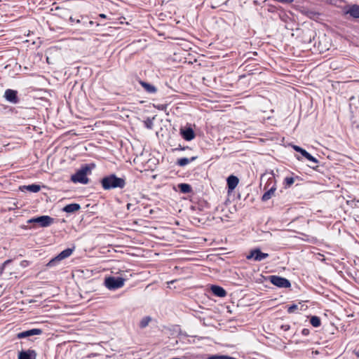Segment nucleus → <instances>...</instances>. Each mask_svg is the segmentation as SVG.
<instances>
[{
    "mask_svg": "<svg viewBox=\"0 0 359 359\" xmlns=\"http://www.w3.org/2000/svg\"><path fill=\"white\" fill-rule=\"evenodd\" d=\"M302 334L304 336H308L310 334V330L309 329H307V328H304L302 330Z\"/></svg>",
    "mask_w": 359,
    "mask_h": 359,
    "instance_id": "nucleus-29",
    "label": "nucleus"
},
{
    "mask_svg": "<svg viewBox=\"0 0 359 359\" xmlns=\"http://www.w3.org/2000/svg\"><path fill=\"white\" fill-rule=\"evenodd\" d=\"M320 15V14L316 11H308L307 12V16L309 18H310L311 19H316L318 18V16Z\"/></svg>",
    "mask_w": 359,
    "mask_h": 359,
    "instance_id": "nucleus-25",
    "label": "nucleus"
},
{
    "mask_svg": "<svg viewBox=\"0 0 359 359\" xmlns=\"http://www.w3.org/2000/svg\"><path fill=\"white\" fill-rule=\"evenodd\" d=\"M271 283L279 288H289L291 287L290 281L284 278L276 275H271L267 278Z\"/></svg>",
    "mask_w": 359,
    "mask_h": 359,
    "instance_id": "nucleus-5",
    "label": "nucleus"
},
{
    "mask_svg": "<svg viewBox=\"0 0 359 359\" xmlns=\"http://www.w3.org/2000/svg\"><path fill=\"white\" fill-rule=\"evenodd\" d=\"M269 257L268 253L262 252L259 248L250 250V253L246 256L248 259H253L256 262H260Z\"/></svg>",
    "mask_w": 359,
    "mask_h": 359,
    "instance_id": "nucleus-8",
    "label": "nucleus"
},
{
    "mask_svg": "<svg viewBox=\"0 0 359 359\" xmlns=\"http://www.w3.org/2000/svg\"><path fill=\"white\" fill-rule=\"evenodd\" d=\"M264 189L266 191L262 197V201H267L272 196H274L276 190V184L273 177H271L268 180L266 184L264 186Z\"/></svg>",
    "mask_w": 359,
    "mask_h": 359,
    "instance_id": "nucleus-4",
    "label": "nucleus"
},
{
    "mask_svg": "<svg viewBox=\"0 0 359 359\" xmlns=\"http://www.w3.org/2000/svg\"><path fill=\"white\" fill-rule=\"evenodd\" d=\"M86 24H88L89 25H90V26H91V25H93L94 24V22H93V21H92V20H90V21H88V22H86Z\"/></svg>",
    "mask_w": 359,
    "mask_h": 359,
    "instance_id": "nucleus-33",
    "label": "nucleus"
},
{
    "mask_svg": "<svg viewBox=\"0 0 359 359\" xmlns=\"http://www.w3.org/2000/svg\"><path fill=\"white\" fill-rule=\"evenodd\" d=\"M294 182V177H286L284 179L283 184H285V187H291L293 183Z\"/></svg>",
    "mask_w": 359,
    "mask_h": 359,
    "instance_id": "nucleus-24",
    "label": "nucleus"
},
{
    "mask_svg": "<svg viewBox=\"0 0 359 359\" xmlns=\"http://www.w3.org/2000/svg\"><path fill=\"white\" fill-rule=\"evenodd\" d=\"M310 167L312 168L313 169H316L315 166L310 165Z\"/></svg>",
    "mask_w": 359,
    "mask_h": 359,
    "instance_id": "nucleus-37",
    "label": "nucleus"
},
{
    "mask_svg": "<svg viewBox=\"0 0 359 359\" xmlns=\"http://www.w3.org/2000/svg\"><path fill=\"white\" fill-rule=\"evenodd\" d=\"M180 135L187 141H191L196 137V134L191 128H181Z\"/></svg>",
    "mask_w": 359,
    "mask_h": 359,
    "instance_id": "nucleus-14",
    "label": "nucleus"
},
{
    "mask_svg": "<svg viewBox=\"0 0 359 359\" xmlns=\"http://www.w3.org/2000/svg\"><path fill=\"white\" fill-rule=\"evenodd\" d=\"M310 323L314 327H318L321 325V320L320 318L318 316H312L310 318Z\"/></svg>",
    "mask_w": 359,
    "mask_h": 359,
    "instance_id": "nucleus-20",
    "label": "nucleus"
},
{
    "mask_svg": "<svg viewBox=\"0 0 359 359\" xmlns=\"http://www.w3.org/2000/svg\"><path fill=\"white\" fill-rule=\"evenodd\" d=\"M42 332H43L42 330L38 329V328H34L32 330L19 332L17 334V338L18 339H23V338L29 337H31L33 335H39V334H41Z\"/></svg>",
    "mask_w": 359,
    "mask_h": 359,
    "instance_id": "nucleus-12",
    "label": "nucleus"
},
{
    "mask_svg": "<svg viewBox=\"0 0 359 359\" xmlns=\"http://www.w3.org/2000/svg\"><path fill=\"white\" fill-rule=\"evenodd\" d=\"M240 182L239 178L234 175H230L226 178V184L227 186V196L228 200H233L235 198H240V194L236 193L235 189L238 185Z\"/></svg>",
    "mask_w": 359,
    "mask_h": 359,
    "instance_id": "nucleus-2",
    "label": "nucleus"
},
{
    "mask_svg": "<svg viewBox=\"0 0 359 359\" xmlns=\"http://www.w3.org/2000/svg\"><path fill=\"white\" fill-rule=\"evenodd\" d=\"M130 205H131V204H130V203H128V204L127 205V208H128V209H130Z\"/></svg>",
    "mask_w": 359,
    "mask_h": 359,
    "instance_id": "nucleus-35",
    "label": "nucleus"
},
{
    "mask_svg": "<svg viewBox=\"0 0 359 359\" xmlns=\"http://www.w3.org/2000/svg\"><path fill=\"white\" fill-rule=\"evenodd\" d=\"M195 158V157H193L191 159L187 158H181L177 159V164L180 166H184L189 164L191 161H194Z\"/></svg>",
    "mask_w": 359,
    "mask_h": 359,
    "instance_id": "nucleus-22",
    "label": "nucleus"
},
{
    "mask_svg": "<svg viewBox=\"0 0 359 359\" xmlns=\"http://www.w3.org/2000/svg\"><path fill=\"white\" fill-rule=\"evenodd\" d=\"M100 183L104 190H110L116 188L123 189L126 186L125 179L118 177L115 174H111L103 177Z\"/></svg>",
    "mask_w": 359,
    "mask_h": 359,
    "instance_id": "nucleus-1",
    "label": "nucleus"
},
{
    "mask_svg": "<svg viewBox=\"0 0 359 359\" xmlns=\"http://www.w3.org/2000/svg\"><path fill=\"white\" fill-rule=\"evenodd\" d=\"M69 20H70V22H72V23H74V22H75V23H77V24H78V23H80V22H81V20H80V19H79V18L76 19V18H73L72 16H71V17L69 18Z\"/></svg>",
    "mask_w": 359,
    "mask_h": 359,
    "instance_id": "nucleus-27",
    "label": "nucleus"
},
{
    "mask_svg": "<svg viewBox=\"0 0 359 359\" xmlns=\"http://www.w3.org/2000/svg\"><path fill=\"white\" fill-rule=\"evenodd\" d=\"M73 252V250L67 248L62 251L57 257L52 259L47 264L48 266H54L57 262L69 257Z\"/></svg>",
    "mask_w": 359,
    "mask_h": 359,
    "instance_id": "nucleus-9",
    "label": "nucleus"
},
{
    "mask_svg": "<svg viewBox=\"0 0 359 359\" xmlns=\"http://www.w3.org/2000/svg\"><path fill=\"white\" fill-rule=\"evenodd\" d=\"M12 259H8L5 261L1 266V271L4 269V268L10 263H11Z\"/></svg>",
    "mask_w": 359,
    "mask_h": 359,
    "instance_id": "nucleus-30",
    "label": "nucleus"
},
{
    "mask_svg": "<svg viewBox=\"0 0 359 359\" xmlns=\"http://www.w3.org/2000/svg\"><path fill=\"white\" fill-rule=\"evenodd\" d=\"M208 359H224V355H211Z\"/></svg>",
    "mask_w": 359,
    "mask_h": 359,
    "instance_id": "nucleus-28",
    "label": "nucleus"
},
{
    "mask_svg": "<svg viewBox=\"0 0 359 359\" xmlns=\"http://www.w3.org/2000/svg\"><path fill=\"white\" fill-rule=\"evenodd\" d=\"M125 279L121 277L110 276L105 278L104 283L109 290H116L124 285Z\"/></svg>",
    "mask_w": 359,
    "mask_h": 359,
    "instance_id": "nucleus-6",
    "label": "nucleus"
},
{
    "mask_svg": "<svg viewBox=\"0 0 359 359\" xmlns=\"http://www.w3.org/2000/svg\"><path fill=\"white\" fill-rule=\"evenodd\" d=\"M81 206L78 203H71L63 208V211L67 213H72L78 211Z\"/></svg>",
    "mask_w": 359,
    "mask_h": 359,
    "instance_id": "nucleus-18",
    "label": "nucleus"
},
{
    "mask_svg": "<svg viewBox=\"0 0 359 359\" xmlns=\"http://www.w3.org/2000/svg\"><path fill=\"white\" fill-rule=\"evenodd\" d=\"M92 168L93 166L87 164L82 166L75 174L72 175L71 180L74 183L88 184L89 179L87 175L91 172Z\"/></svg>",
    "mask_w": 359,
    "mask_h": 359,
    "instance_id": "nucleus-3",
    "label": "nucleus"
},
{
    "mask_svg": "<svg viewBox=\"0 0 359 359\" xmlns=\"http://www.w3.org/2000/svg\"><path fill=\"white\" fill-rule=\"evenodd\" d=\"M137 81L147 93L155 94L157 92V88L154 85L141 79H138Z\"/></svg>",
    "mask_w": 359,
    "mask_h": 359,
    "instance_id": "nucleus-16",
    "label": "nucleus"
},
{
    "mask_svg": "<svg viewBox=\"0 0 359 359\" xmlns=\"http://www.w3.org/2000/svg\"><path fill=\"white\" fill-rule=\"evenodd\" d=\"M280 329L283 331H288L290 329V326L289 325H282Z\"/></svg>",
    "mask_w": 359,
    "mask_h": 359,
    "instance_id": "nucleus-31",
    "label": "nucleus"
},
{
    "mask_svg": "<svg viewBox=\"0 0 359 359\" xmlns=\"http://www.w3.org/2000/svg\"><path fill=\"white\" fill-rule=\"evenodd\" d=\"M210 290L212 292V293L216 297H224V289L220 286L212 285L210 287Z\"/></svg>",
    "mask_w": 359,
    "mask_h": 359,
    "instance_id": "nucleus-17",
    "label": "nucleus"
},
{
    "mask_svg": "<svg viewBox=\"0 0 359 359\" xmlns=\"http://www.w3.org/2000/svg\"><path fill=\"white\" fill-rule=\"evenodd\" d=\"M25 189L33 193H37L41 190V187L38 184H30L25 187Z\"/></svg>",
    "mask_w": 359,
    "mask_h": 359,
    "instance_id": "nucleus-21",
    "label": "nucleus"
},
{
    "mask_svg": "<svg viewBox=\"0 0 359 359\" xmlns=\"http://www.w3.org/2000/svg\"><path fill=\"white\" fill-rule=\"evenodd\" d=\"M53 222L54 219L48 215L34 217L28 220V223H37L41 227L49 226Z\"/></svg>",
    "mask_w": 359,
    "mask_h": 359,
    "instance_id": "nucleus-7",
    "label": "nucleus"
},
{
    "mask_svg": "<svg viewBox=\"0 0 359 359\" xmlns=\"http://www.w3.org/2000/svg\"><path fill=\"white\" fill-rule=\"evenodd\" d=\"M180 191L183 194H189L192 191V188L189 184L182 183L178 184Z\"/></svg>",
    "mask_w": 359,
    "mask_h": 359,
    "instance_id": "nucleus-19",
    "label": "nucleus"
},
{
    "mask_svg": "<svg viewBox=\"0 0 359 359\" xmlns=\"http://www.w3.org/2000/svg\"><path fill=\"white\" fill-rule=\"evenodd\" d=\"M36 352L33 349L22 351L19 353L18 359H36Z\"/></svg>",
    "mask_w": 359,
    "mask_h": 359,
    "instance_id": "nucleus-15",
    "label": "nucleus"
},
{
    "mask_svg": "<svg viewBox=\"0 0 359 359\" xmlns=\"http://www.w3.org/2000/svg\"><path fill=\"white\" fill-rule=\"evenodd\" d=\"M226 359H237L231 356L226 355Z\"/></svg>",
    "mask_w": 359,
    "mask_h": 359,
    "instance_id": "nucleus-34",
    "label": "nucleus"
},
{
    "mask_svg": "<svg viewBox=\"0 0 359 359\" xmlns=\"http://www.w3.org/2000/svg\"><path fill=\"white\" fill-rule=\"evenodd\" d=\"M292 148L294 149V151H296L297 152H299L302 156L306 158L308 161H309L312 163H314L316 164L318 163V160L316 158H315L314 156H313L312 155H311L304 149H303L297 145H293Z\"/></svg>",
    "mask_w": 359,
    "mask_h": 359,
    "instance_id": "nucleus-10",
    "label": "nucleus"
},
{
    "mask_svg": "<svg viewBox=\"0 0 359 359\" xmlns=\"http://www.w3.org/2000/svg\"><path fill=\"white\" fill-rule=\"evenodd\" d=\"M355 355L358 358H359V351L356 352Z\"/></svg>",
    "mask_w": 359,
    "mask_h": 359,
    "instance_id": "nucleus-36",
    "label": "nucleus"
},
{
    "mask_svg": "<svg viewBox=\"0 0 359 359\" xmlns=\"http://www.w3.org/2000/svg\"><path fill=\"white\" fill-rule=\"evenodd\" d=\"M297 309L298 306L297 304H292L288 306L287 311L288 313H292L295 312V311L297 310Z\"/></svg>",
    "mask_w": 359,
    "mask_h": 359,
    "instance_id": "nucleus-26",
    "label": "nucleus"
},
{
    "mask_svg": "<svg viewBox=\"0 0 359 359\" xmlns=\"http://www.w3.org/2000/svg\"><path fill=\"white\" fill-rule=\"evenodd\" d=\"M151 318L149 316L144 317L141 321L140 322V328H144L146 327L149 323L151 322Z\"/></svg>",
    "mask_w": 359,
    "mask_h": 359,
    "instance_id": "nucleus-23",
    "label": "nucleus"
},
{
    "mask_svg": "<svg viewBox=\"0 0 359 359\" xmlns=\"http://www.w3.org/2000/svg\"><path fill=\"white\" fill-rule=\"evenodd\" d=\"M4 97L8 102L13 104H17L19 102L18 92L15 90L7 89L4 93Z\"/></svg>",
    "mask_w": 359,
    "mask_h": 359,
    "instance_id": "nucleus-11",
    "label": "nucleus"
},
{
    "mask_svg": "<svg viewBox=\"0 0 359 359\" xmlns=\"http://www.w3.org/2000/svg\"><path fill=\"white\" fill-rule=\"evenodd\" d=\"M345 14L350 15L353 18H359V5L352 4L346 8Z\"/></svg>",
    "mask_w": 359,
    "mask_h": 359,
    "instance_id": "nucleus-13",
    "label": "nucleus"
},
{
    "mask_svg": "<svg viewBox=\"0 0 359 359\" xmlns=\"http://www.w3.org/2000/svg\"><path fill=\"white\" fill-rule=\"evenodd\" d=\"M99 17H100V18H107L106 15H104V14H103V13L100 14V15H99Z\"/></svg>",
    "mask_w": 359,
    "mask_h": 359,
    "instance_id": "nucleus-32",
    "label": "nucleus"
}]
</instances>
